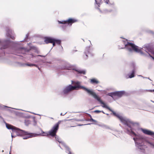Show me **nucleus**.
I'll use <instances>...</instances> for the list:
<instances>
[{
    "instance_id": "21",
    "label": "nucleus",
    "mask_w": 154,
    "mask_h": 154,
    "mask_svg": "<svg viewBox=\"0 0 154 154\" xmlns=\"http://www.w3.org/2000/svg\"><path fill=\"white\" fill-rule=\"evenodd\" d=\"M95 2H96V4L98 6V7H100V3H97V1L96 0H95Z\"/></svg>"
},
{
    "instance_id": "13",
    "label": "nucleus",
    "mask_w": 154,
    "mask_h": 154,
    "mask_svg": "<svg viewBox=\"0 0 154 154\" xmlns=\"http://www.w3.org/2000/svg\"><path fill=\"white\" fill-rule=\"evenodd\" d=\"M135 72V69H133L131 73L129 75V77L130 78H132L134 76V73Z\"/></svg>"
},
{
    "instance_id": "1",
    "label": "nucleus",
    "mask_w": 154,
    "mask_h": 154,
    "mask_svg": "<svg viewBox=\"0 0 154 154\" xmlns=\"http://www.w3.org/2000/svg\"><path fill=\"white\" fill-rule=\"evenodd\" d=\"M76 85L72 86L71 85L66 87L63 90V93L64 94H66L70 91L75 90H78L79 88L82 89L86 91L89 94L92 95L95 99H97L100 103L103 105L102 106L111 111L110 109L103 102L100 98L97 96L93 91L89 89L84 86H81L79 85V83H76Z\"/></svg>"
},
{
    "instance_id": "10",
    "label": "nucleus",
    "mask_w": 154,
    "mask_h": 154,
    "mask_svg": "<svg viewBox=\"0 0 154 154\" xmlns=\"http://www.w3.org/2000/svg\"><path fill=\"white\" fill-rule=\"evenodd\" d=\"M90 83L92 84H97L99 83V81L95 79H90Z\"/></svg>"
},
{
    "instance_id": "8",
    "label": "nucleus",
    "mask_w": 154,
    "mask_h": 154,
    "mask_svg": "<svg viewBox=\"0 0 154 154\" xmlns=\"http://www.w3.org/2000/svg\"><path fill=\"white\" fill-rule=\"evenodd\" d=\"M142 131L145 134L152 136L154 134V132L146 129H142Z\"/></svg>"
},
{
    "instance_id": "18",
    "label": "nucleus",
    "mask_w": 154,
    "mask_h": 154,
    "mask_svg": "<svg viewBox=\"0 0 154 154\" xmlns=\"http://www.w3.org/2000/svg\"><path fill=\"white\" fill-rule=\"evenodd\" d=\"M94 112L97 113H100L101 112H103V111H100L99 110H96L94 111Z\"/></svg>"
},
{
    "instance_id": "25",
    "label": "nucleus",
    "mask_w": 154,
    "mask_h": 154,
    "mask_svg": "<svg viewBox=\"0 0 154 154\" xmlns=\"http://www.w3.org/2000/svg\"><path fill=\"white\" fill-rule=\"evenodd\" d=\"M152 136L154 138V134H153V135H152Z\"/></svg>"
},
{
    "instance_id": "5",
    "label": "nucleus",
    "mask_w": 154,
    "mask_h": 154,
    "mask_svg": "<svg viewBox=\"0 0 154 154\" xmlns=\"http://www.w3.org/2000/svg\"><path fill=\"white\" fill-rule=\"evenodd\" d=\"M78 21V20L75 19L69 18L67 20L59 21V23L60 24H67L68 25L71 26L72 24Z\"/></svg>"
},
{
    "instance_id": "23",
    "label": "nucleus",
    "mask_w": 154,
    "mask_h": 154,
    "mask_svg": "<svg viewBox=\"0 0 154 154\" xmlns=\"http://www.w3.org/2000/svg\"><path fill=\"white\" fill-rule=\"evenodd\" d=\"M7 48V46H4V47L3 48L5 49V48Z\"/></svg>"
},
{
    "instance_id": "14",
    "label": "nucleus",
    "mask_w": 154,
    "mask_h": 154,
    "mask_svg": "<svg viewBox=\"0 0 154 154\" xmlns=\"http://www.w3.org/2000/svg\"><path fill=\"white\" fill-rule=\"evenodd\" d=\"M54 41L57 45H60L61 43V41L60 40L54 38Z\"/></svg>"
},
{
    "instance_id": "3",
    "label": "nucleus",
    "mask_w": 154,
    "mask_h": 154,
    "mask_svg": "<svg viewBox=\"0 0 154 154\" xmlns=\"http://www.w3.org/2000/svg\"><path fill=\"white\" fill-rule=\"evenodd\" d=\"M125 46L127 48L128 50L131 52L132 51L137 52L141 51V49L138 48V47L135 45L134 44L128 42L127 44L125 45Z\"/></svg>"
},
{
    "instance_id": "22",
    "label": "nucleus",
    "mask_w": 154,
    "mask_h": 154,
    "mask_svg": "<svg viewBox=\"0 0 154 154\" xmlns=\"http://www.w3.org/2000/svg\"><path fill=\"white\" fill-rule=\"evenodd\" d=\"M90 120L91 121H93V122H94L95 121L92 118H91V119H90Z\"/></svg>"
},
{
    "instance_id": "26",
    "label": "nucleus",
    "mask_w": 154,
    "mask_h": 154,
    "mask_svg": "<svg viewBox=\"0 0 154 154\" xmlns=\"http://www.w3.org/2000/svg\"><path fill=\"white\" fill-rule=\"evenodd\" d=\"M153 91H154V90Z\"/></svg>"
},
{
    "instance_id": "19",
    "label": "nucleus",
    "mask_w": 154,
    "mask_h": 154,
    "mask_svg": "<svg viewBox=\"0 0 154 154\" xmlns=\"http://www.w3.org/2000/svg\"><path fill=\"white\" fill-rule=\"evenodd\" d=\"M114 93V92L111 93H109V95L112 97V96H115L114 94H113Z\"/></svg>"
},
{
    "instance_id": "4",
    "label": "nucleus",
    "mask_w": 154,
    "mask_h": 154,
    "mask_svg": "<svg viewBox=\"0 0 154 154\" xmlns=\"http://www.w3.org/2000/svg\"><path fill=\"white\" fill-rule=\"evenodd\" d=\"M60 121L58 122L48 132V134L54 137L56 135V134L59 129V125Z\"/></svg>"
},
{
    "instance_id": "17",
    "label": "nucleus",
    "mask_w": 154,
    "mask_h": 154,
    "mask_svg": "<svg viewBox=\"0 0 154 154\" xmlns=\"http://www.w3.org/2000/svg\"><path fill=\"white\" fill-rule=\"evenodd\" d=\"M26 65L28 66H35L36 67H37V66L35 64H26Z\"/></svg>"
},
{
    "instance_id": "11",
    "label": "nucleus",
    "mask_w": 154,
    "mask_h": 154,
    "mask_svg": "<svg viewBox=\"0 0 154 154\" xmlns=\"http://www.w3.org/2000/svg\"><path fill=\"white\" fill-rule=\"evenodd\" d=\"M66 152H68V154H74L73 153H72L71 151V149L68 146H66Z\"/></svg>"
},
{
    "instance_id": "7",
    "label": "nucleus",
    "mask_w": 154,
    "mask_h": 154,
    "mask_svg": "<svg viewBox=\"0 0 154 154\" xmlns=\"http://www.w3.org/2000/svg\"><path fill=\"white\" fill-rule=\"evenodd\" d=\"M54 41V38L50 37H45L44 38V42L46 44L51 43Z\"/></svg>"
},
{
    "instance_id": "20",
    "label": "nucleus",
    "mask_w": 154,
    "mask_h": 154,
    "mask_svg": "<svg viewBox=\"0 0 154 154\" xmlns=\"http://www.w3.org/2000/svg\"><path fill=\"white\" fill-rule=\"evenodd\" d=\"M51 43L53 44V46H55V45L56 43L54 42V41H53V42H52Z\"/></svg>"
},
{
    "instance_id": "24",
    "label": "nucleus",
    "mask_w": 154,
    "mask_h": 154,
    "mask_svg": "<svg viewBox=\"0 0 154 154\" xmlns=\"http://www.w3.org/2000/svg\"><path fill=\"white\" fill-rule=\"evenodd\" d=\"M113 114L115 115V116H117L116 115V113H115V112H113Z\"/></svg>"
},
{
    "instance_id": "16",
    "label": "nucleus",
    "mask_w": 154,
    "mask_h": 154,
    "mask_svg": "<svg viewBox=\"0 0 154 154\" xmlns=\"http://www.w3.org/2000/svg\"><path fill=\"white\" fill-rule=\"evenodd\" d=\"M103 1L107 4H109V0H100V2L102 3L103 2Z\"/></svg>"
},
{
    "instance_id": "9",
    "label": "nucleus",
    "mask_w": 154,
    "mask_h": 154,
    "mask_svg": "<svg viewBox=\"0 0 154 154\" xmlns=\"http://www.w3.org/2000/svg\"><path fill=\"white\" fill-rule=\"evenodd\" d=\"M124 92L123 91H116L114 92L113 94L115 96H117L119 97H121L124 94Z\"/></svg>"
},
{
    "instance_id": "15",
    "label": "nucleus",
    "mask_w": 154,
    "mask_h": 154,
    "mask_svg": "<svg viewBox=\"0 0 154 154\" xmlns=\"http://www.w3.org/2000/svg\"><path fill=\"white\" fill-rule=\"evenodd\" d=\"M12 32V31L11 30H10L9 29H8V30L7 33V35L8 37H10V38H12L11 37V35L10 33H11Z\"/></svg>"
},
{
    "instance_id": "2",
    "label": "nucleus",
    "mask_w": 154,
    "mask_h": 154,
    "mask_svg": "<svg viewBox=\"0 0 154 154\" xmlns=\"http://www.w3.org/2000/svg\"><path fill=\"white\" fill-rule=\"evenodd\" d=\"M6 126L8 129L12 130V133L11 134L12 137H14L16 136V135L14 136L15 133H16L17 136H26V137L23 138V139H27L33 137V134H32L30 133L25 131L20 130L11 125L6 124Z\"/></svg>"
},
{
    "instance_id": "6",
    "label": "nucleus",
    "mask_w": 154,
    "mask_h": 154,
    "mask_svg": "<svg viewBox=\"0 0 154 154\" xmlns=\"http://www.w3.org/2000/svg\"><path fill=\"white\" fill-rule=\"evenodd\" d=\"M121 122L125 124L126 125L130 128L132 126L134 125L136 123L133 122L129 120L125 119L122 117H119Z\"/></svg>"
},
{
    "instance_id": "12",
    "label": "nucleus",
    "mask_w": 154,
    "mask_h": 154,
    "mask_svg": "<svg viewBox=\"0 0 154 154\" xmlns=\"http://www.w3.org/2000/svg\"><path fill=\"white\" fill-rule=\"evenodd\" d=\"M76 71L78 73L82 74L84 75L86 73V72L85 70H76Z\"/></svg>"
}]
</instances>
